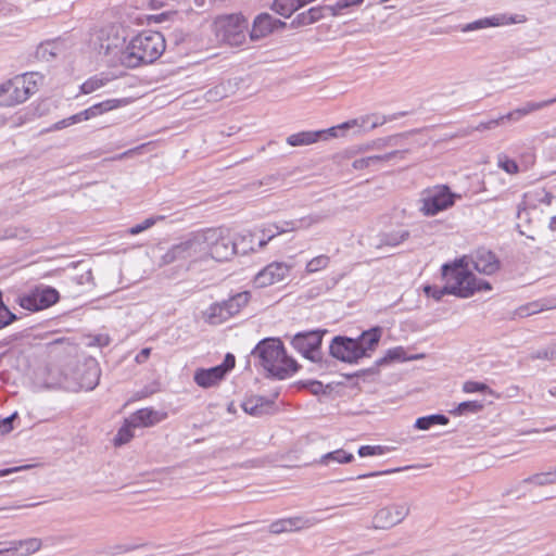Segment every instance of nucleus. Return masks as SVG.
<instances>
[{
  "label": "nucleus",
  "instance_id": "obj_1",
  "mask_svg": "<svg viewBox=\"0 0 556 556\" xmlns=\"http://www.w3.org/2000/svg\"><path fill=\"white\" fill-rule=\"evenodd\" d=\"M98 53L106 58L111 65L117 63L129 67H138L156 61L165 50V39L159 31H144L134 37L124 48H121L122 39L118 36L104 37L101 31L98 36Z\"/></svg>",
  "mask_w": 556,
  "mask_h": 556
},
{
  "label": "nucleus",
  "instance_id": "obj_2",
  "mask_svg": "<svg viewBox=\"0 0 556 556\" xmlns=\"http://www.w3.org/2000/svg\"><path fill=\"white\" fill-rule=\"evenodd\" d=\"M252 354L260 359L261 366L266 371L278 379H286L298 370L296 362L286 354L285 346L279 339L262 340Z\"/></svg>",
  "mask_w": 556,
  "mask_h": 556
},
{
  "label": "nucleus",
  "instance_id": "obj_3",
  "mask_svg": "<svg viewBox=\"0 0 556 556\" xmlns=\"http://www.w3.org/2000/svg\"><path fill=\"white\" fill-rule=\"evenodd\" d=\"M249 23L241 14L217 16L212 23V30L218 42L240 47L247 40Z\"/></svg>",
  "mask_w": 556,
  "mask_h": 556
},
{
  "label": "nucleus",
  "instance_id": "obj_4",
  "mask_svg": "<svg viewBox=\"0 0 556 556\" xmlns=\"http://www.w3.org/2000/svg\"><path fill=\"white\" fill-rule=\"evenodd\" d=\"M207 260L224 262L237 254L238 243L231 237L228 228H208L202 231Z\"/></svg>",
  "mask_w": 556,
  "mask_h": 556
},
{
  "label": "nucleus",
  "instance_id": "obj_5",
  "mask_svg": "<svg viewBox=\"0 0 556 556\" xmlns=\"http://www.w3.org/2000/svg\"><path fill=\"white\" fill-rule=\"evenodd\" d=\"M100 380V368L94 359H89L83 366L77 368L73 375L62 374V377L51 383L52 387H60L68 391H91Z\"/></svg>",
  "mask_w": 556,
  "mask_h": 556
},
{
  "label": "nucleus",
  "instance_id": "obj_6",
  "mask_svg": "<svg viewBox=\"0 0 556 556\" xmlns=\"http://www.w3.org/2000/svg\"><path fill=\"white\" fill-rule=\"evenodd\" d=\"M459 265L456 264V261L451 264H444L442 266V276L445 280L444 287L430 286L427 285L424 287V292L428 298H432L435 301H440L445 294H453L458 298H469L470 290L459 288L460 280L466 278L464 273H459Z\"/></svg>",
  "mask_w": 556,
  "mask_h": 556
},
{
  "label": "nucleus",
  "instance_id": "obj_7",
  "mask_svg": "<svg viewBox=\"0 0 556 556\" xmlns=\"http://www.w3.org/2000/svg\"><path fill=\"white\" fill-rule=\"evenodd\" d=\"M417 132V130H409L405 132L394 134L382 138L375 139L374 147L377 148V151H383L386 149H390V151H386L380 153V156L384 161V163H397L404 161L406 155L412 152L410 141L409 139Z\"/></svg>",
  "mask_w": 556,
  "mask_h": 556
},
{
  "label": "nucleus",
  "instance_id": "obj_8",
  "mask_svg": "<svg viewBox=\"0 0 556 556\" xmlns=\"http://www.w3.org/2000/svg\"><path fill=\"white\" fill-rule=\"evenodd\" d=\"M460 195L453 193L445 185H439L426 191L421 199L420 211L426 216H434L438 213L452 207Z\"/></svg>",
  "mask_w": 556,
  "mask_h": 556
},
{
  "label": "nucleus",
  "instance_id": "obj_9",
  "mask_svg": "<svg viewBox=\"0 0 556 556\" xmlns=\"http://www.w3.org/2000/svg\"><path fill=\"white\" fill-rule=\"evenodd\" d=\"M410 506L406 502L393 503L379 508L372 517L371 528L389 530L400 525L409 515Z\"/></svg>",
  "mask_w": 556,
  "mask_h": 556
},
{
  "label": "nucleus",
  "instance_id": "obj_10",
  "mask_svg": "<svg viewBox=\"0 0 556 556\" xmlns=\"http://www.w3.org/2000/svg\"><path fill=\"white\" fill-rule=\"evenodd\" d=\"M326 330L299 332L292 338L293 348L305 358L319 362L321 358L320 345Z\"/></svg>",
  "mask_w": 556,
  "mask_h": 556
},
{
  "label": "nucleus",
  "instance_id": "obj_11",
  "mask_svg": "<svg viewBox=\"0 0 556 556\" xmlns=\"http://www.w3.org/2000/svg\"><path fill=\"white\" fill-rule=\"evenodd\" d=\"M293 266L292 263L288 262H271L255 275L253 283L256 288H266L279 283L290 276Z\"/></svg>",
  "mask_w": 556,
  "mask_h": 556
},
{
  "label": "nucleus",
  "instance_id": "obj_12",
  "mask_svg": "<svg viewBox=\"0 0 556 556\" xmlns=\"http://www.w3.org/2000/svg\"><path fill=\"white\" fill-rule=\"evenodd\" d=\"M380 337L381 329L377 327L362 332L356 339L350 338V364L369 356V353L375 351L378 345Z\"/></svg>",
  "mask_w": 556,
  "mask_h": 556
},
{
  "label": "nucleus",
  "instance_id": "obj_13",
  "mask_svg": "<svg viewBox=\"0 0 556 556\" xmlns=\"http://www.w3.org/2000/svg\"><path fill=\"white\" fill-rule=\"evenodd\" d=\"M415 357L406 356V351L403 346H395L393 349H389L383 357H380L375 362V365L372 367H369L364 370H359L353 374H350V382L353 379H359L363 378L364 381L374 382L376 381V378L379 375V367L384 366L387 364H390L392 362H404L414 359Z\"/></svg>",
  "mask_w": 556,
  "mask_h": 556
},
{
  "label": "nucleus",
  "instance_id": "obj_14",
  "mask_svg": "<svg viewBox=\"0 0 556 556\" xmlns=\"http://www.w3.org/2000/svg\"><path fill=\"white\" fill-rule=\"evenodd\" d=\"M348 8V0H340L336 5L313 7L298 14L291 22L292 28L311 25L325 16H336L339 10Z\"/></svg>",
  "mask_w": 556,
  "mask_h": 556
},
{
  "label": "nucleus",
  "instance_id": "obj_15",
  "mask_svg": "<svg viewBox=\"0 0 556 556\" xmlns=\"http://www.w3.org/2000/svg\"><path fill=\"white\" fill-rule=\"evenodd\" d=\"M121 103H122V101L116 100V99H110V100H105L103 102L97 103L83 112H79L77 114H74L67 118H64V119L58 122L55 124V128L62 129L70 125L80 123L83 121H88V119L96 117L104 112H109L113 109L118 108Z\"/></svg>",
  "mask_w": 556,
  "mask_h": 556
},
{
  "label": "nucleus",
  "instance_id": "obj_16",
  "mask_svg": "<svg viewBox=\"0 0 556 556\" xmlns=\"http://www.w3.org/2000/svg\"><path fill=\"white\" fill-rule=\"evenodd\" d=\"M59 300V292L50 287L37 289L29 295L21 298L20 304L28 311H40L46 308Z\"/></svg>",
  "mask_w": 556,
  "mask_h": 556
},
{
  "label": "nucleus",
  "instance_id": "obj_17",
  "mask_svg": "<svg viewBox=\"0 0 556 556\" xmlns=\"http://www.w3.org/2000/svg\"><path fill=\"white\" fill-rule=\"evenodd\" d=\"M320 521L315 516H299L286 519H279L270 523L269 532L274 534H280L285 532L299 531L302 529H308Z\"/></svg>",
  "mask_w": 556,
  "mask_h": 556
},
{
  "label": "nucleus",
  "instance_id": "obj_18",
  "mask_svg": "<svg viewBox=\"0 0 556 556\" xmlns=\"http://www.w3.org/2000/svg\"><path fill=\"white\" fill-rule=\"evenodd\" d=\"M285 26H286L285 22L274 18L268 13H261L255 17V20L253 22L252 29L249 34L250 40L257 41L262 38H265L269 34H271L274 31V29L281 28Z\"/></svg>",
  "mask_w": 556,
  "mask_h": 556
},
{
  "label": "nucleus",
  "instance_id": "obj_19",
  "mask_svg": "<svg viewBox=\"0 0 556 556\" xmlns=\"http://www.w3.org/2000/svg\"><path fill=\"white\" fill-rule=\"evenodd\" d=\"M471 261L473 268L484 275H493L501 267V262L496 254L485 248L477 249L471 255Z\"/></svg>",
  "mask_w": 556,
  "mask_h": 556
},
{
  "label": "nucleus",
  "instance_id": "obj_20",
  "mask_svg": "<svg viewBox=\"0 0 556 556\" xmlns=\"http://www.w3.org/2000/svg\"><path fill=\"white\" fill-rule=\"evenodd\" d=\"M554 198V194L549 191H546L544 188H535L523 193L522 201L518 204L517 207V217L521 218L523 212L527 210L536 208L540 203L551 205Z\"/></svg>",
  "mask_w": 556,
  "mask_h": 556
},
{
  "label": "nucleus",
  "instance_id": "obj_21",
  "mask_svg": "<svg viewBox=\"0 0 556 556\" xmlns=\"http://www.w3.org/2000/svg\"><path fill=\"white\" fill-rule=\"evenodd\" d=\"M395 116H384L379 114H366L354 119H350V130H353L354 135L367 134L370 130L382 126L388 121L394 119Z\"/></svg>",
  "mask_w": 556,
  "mask_h": 556
},
{
  "label": "nucleus",
  "instance_id": "obj_22",
  "mask_svg": "<svg viewBox=\"0 0 556 556\" xmlns=\"http://www.w3.org/2000/svg\"><path fill=\"white\" fill-rule=\"evenodd\" d=\"M316 222L317 219L314 217H305L299 220L283 222L282 225L269 224L267 226H264L260 231L263 237L270 241L273 238L280 233L287 232L289 230L307 228Z\"/></svg>",
  "mask_w": 556,
  "mask_h": 556
},
{
  "label": "nucleus",
  "instance_id": "obj_23",
  "mask_svg": "<svg viewBox=\"0 0 556 556\" xmlns=\"http://www.w3.org/2000/svg\"><path fill=\"white\" fill-rule=\"evenodd\" d=\"M3 96V101L8 105H14L25 102L28 96L25 92V79H18L17 77L10 80L0 89V97Z\"/></svg>",
  "mask_w": 556,
  "mask_h": 556
},
{
  "label": "nucleus",
  "instance_id": "obj_24",
  "mask_svg": "<svg viewBox=\"0 0 556 556\" xmlns=\"http://www.w3.org/2000/svg\"><path fill=\"white\" fill-rule=\"evenodd\" d=\"M456 264L459 265L458 271L464 273L466 278L460 280L459 288L468 289L470 290V296L476 291H482V290H491V285L486 280L478 279L469 269L468 264L465 262L464 258L456 260Z\"/></svg>",
  "mask_w": 556,
  "mask_h": 556
},
{
  "label": "nucleus",
  "instance_id": "obj_25",
  "mask_svg": "<svg viewBox=\"0 0 556 556\" xmlns=\"http://www.w3.org/2000/svg\"><path fill=\"white\" fill-rule=\"evenodd\" d=\"M165 413L153 408H142L129 416V422L136 427H151L165 419Z\"/></svg>",
  "mask_w": 556,
  "mask_h": 556
},
{
  "label": "nucleus",
  "instance_id": "obj_26",
  "mask_svg": "<svg viewBox=\"0 0 556 556\" xmlns=\"http://www.w3.org/2000/svg\"><path fill=\"white\" fill-rule=\"evenodd\" d=\"M515 20L513 17H507L504 14L501 15H493L489 17H483L477 21H473L471 23H467L462 26L460 30L463 33H469L478 29H483L488 27H496L501 25H507L510 23H514Z\"/></svg>",
  "mask_w": 556,
  "mask_h": 556
},
{
  "label": "nucleus",
  "instance_id": "obj_27",
  "mask_svg": "<svg viewBox=\"0 0 556 556\" xmlns=\"http://www.w3.org/2000/svg\"><path fill=\"white\" fill-rule=\"evenodd\" d=\"M409 237L410 232L405 228L382 231L378 236L377 248H396L404 241L408 240Z\"/></svg>",
  "mask_w": 556,
  "mask_h": 556
},
{
  "label": "nucleus",
  "instance_id": "obj_28",
  "mask_svg": "<svg viewBox=\"0 0 556 556\" xmlns=\"http://www.w3.org/2000/svg\"><path fill=\"white\" fill-rule=\"evenodd\" d=\"M173 263H188L189 267L193 265L185 241L173 245L162 255L161 265H169Z\"/></svg>",
  "mask_w": 556,
  "mask_h": 556
},
{
  "label": "nucleus",
  "instance_id": "obj_29",
  "mask_svg": "<svg viewBox=\"0 0 556 556\" xmlns=\"http://www.w3.org/2000/svg\"><path fill=\"white\" fill-rule=\"evenodd\" d=\"M222 367L215 366L207 369H198L194 374V381L202 388H210L224 379Z\"/></svg>",
  "mask_w": 556,
  "mask_h": 556
},
{
  "label": "nucleus",
  "instance_id": "obj_30",
  "mask_svg": "<svg viewBox=\"0 0 556 556\" xmlns=\"http://www.w3.org/2000/svg\"><path fill=\"white\" fill-rule=\"evenodd\" d=\"M185 242L189 250V257H191L192 264L207 261L202 231L192 235L190 238L185 240Z\"/></svg>",
  "mask_w": 556,
  "mask_h": 556
},
{
  "label": "nucleus",
  "instance_id": "obj_31",
  "mask_svg": "<svg viewBox=\"0 0 556 556\" xmlns=\"http://www.w3.org/2000/svg\"><path fill=\"white\" fill-rule=\"evenodd\" d=\"M329 353L331 357L338 361L348 362V337H334L330 343Z\"/></svg>",
  "mask_w": 556,
  "mask_h": 556
},
{
  "label": "nucleus",
  "instance_id": "obj_32",
  "mask_svg": "<svg viewBox=\"0 0 556 556\" xmlns=\"http://www.w3.org/2000/svg\"><path fill=\"white\" fill-rule=\"evenodd\" d=\"M226 313L225 302L212 304L205 312V320L211 325H219L229 318Z\"/></svg>",
  "mask_w": 556,
  "mask_h": 556
},
{
  "label": "nucleus",
  "instance_id": "obj_33",
  "mask_svg": "<svg viewBox=\"0 0 556 556\" xmlns=\"http://www.w3.org/2000/svg\"><path fill=\"white\" fill-rule=\"evenodd\" d=\"M319 132L308 130V131H301L296 134H292L289 137H287V143L291 147H301V146H308L312 143H315L319 141Z\"/></svg>",
  "mask_w": 556,
  "mask_h": 556
},
{
  "label": "nucleus",
  "instance_id": "obj_34",
  "mask_svg": "<svg viewBox=\"0 0 556 556\" xmlns=\"http://www.w3.org/2000/svg\"><path fill=\"white\" fill-rule=\"evenodd\" d=\"M269 402L262 396H251L242 403V408L247 414L260 416L266 412Z\"/></svg>",
  "mask_w": 556,
  "mask_h": 556
},
{
  "label": "nucleus",
  "instance_id": "obj_35",
  "mask_svg": "<svg viewBox=\"0 0 556 556\" xmlns=\"http://www.w3.org/2000/svg\"><path fill=\"white\" fill-rule=\"evenodd\" d=\"M250 300V293L248 291L239 292L236 295L231 296L225 302L227 313L225 315H229V318L240 312L242 307H244Z\"/></svg>",
  "mask_w": 556,
  "mask_h": 556
},
{
  "label": "nucleus",
  "instance_id": "obj_36",
  "mask_svg": "<svg viewBox=\"0 0 556 556\" xmlns=\"http://www.w3.org/2000/svg\"><path fill=\"white\" fill-rule=\"evenodd\" d=\"M502 123L501 116L494 119H490L486 122H481L477 126H468L466 128L459 129L456 134H454L453 138H464L470 136L473 131H484L496 128Z\"/></svg>",
  "mask_w": 556,
  "mask_h": 556
},
{
  "label": "nucleus",
  "instance_id": "obj_37",
  "mask_svg": "<svg viewBox=\"0 0 556 556\" xmlns=\"http://www.w3.org/2000/svg\"><path fill=\"white\" fill-rule=\"evenodd\" d=\"M448 421L450 420L445 415L433 414V415L417 418V420L415 422V427L418 430H429L431 427H433L435 425H442V426L447 425Z\"/></svg>",
  "mask_w": 556,
  "mask_h": 556
},
{
  "label": "nucleus",
  "instance_id": "obj_38",
  "mask_svg": "<svg viewBox=\"0 0 556 556\" xmlns=\"http://www.w3.org/2000/svg\"><path fill=\"white\" fill-rule=\"evenodd\" d=\"M301 8L299 0H275L273 10L281 16L289 17Z\"/></svg>",
  "mask_w": 556,
  "mask_h": 556
},
{
  "label": "nucleus",
  "instance_id": "obj_39",
  "mask_svg": "<svg viewBox=\"0 0 556 556\" xmlns=\"http://www.w3.org/2000/svg\"><path fill=\"white\" fill-rule=\"evenodd\" d=\"M15 545L18 549L17 556H29L40 549L41 540L37 538H30L26 540L15 541Z\"/></svg>",
  "mask_w": 556,
  "mask_h": 556
},
{
  "label": "nucleus",
  "instance_id": "obj_40",
  "mask_svg": "<svg viewBox=\"0 0 556 556\" xmlns=\"http://www.w3.org/2000/svg\"><path fill=\"white\" fill-rule=\"evenodd\" d=\"M382 163H384V161L382 160L380 154H375L353 161L352 167L357 170L365 168L375 170L378 169Z\"/></svg>",
  "mask_w": 556,
  "mask_h": 556
},
{
  "label": "nucleus",
  "instance_id": "obj_41",
  "mask_svg": "<svg viewBox=\"0 0 556 556\" xmlns=\"http://www.w3.org/2000/svg\"><path fill=\"white\" fill-rule=\"evenodd\" d=\"M484 404L480 401H465L458 404V406L451 410L453 415H466V414H476L483 409Z\"/></svg>",
  "mask_w": 556,
  "mask_h": 556
},
{
  "label": "nucleus",
  "instance_id": "obj_42",
  "mask_svg": "<svg viewBox=\"0 0 556 556\" xmlns=\"http://www.w3.org/2000/svg\"><path fill=\"white\" fill-rule=\"evenodd\" d=\"M525 483H533L539 486L553 484L556 482V469L553 471L540 472L530 476L523 480Z\"/></svg>",
  "mask_w": 556,
  "mask_h": 556
},
{
  "label": "nucleus",
  "instance_id": "obj_43",
  "mask_svg": "<svg viewBox=\"0 0 556 556\" xmlns=\"http://www.w3.org/2000/svg\"><path fill=\"white\" fill-rule=\"evenodd\" d=\"M134 428H137V427L134 425H130L129 418H127L125 420V424L119 428L117 434L114 438L115 445H123V444L128 443L134 437V432H132Z\"/></svg>",
  "mask_w": 556,
  "mask_h": 556
},
{
  "label": "nucleus",
  "instance_id": "obj_44",
  "mask_svg": "<svg viewBox=\"0 0 556 556\" xmlns=\"http://www.w3.org/2000/svg\"><path fill=\"white\" fill-rule=\"evenodd\" d=\"M332 463H334V464L348 463V452L340 448V450H337L333 452H329L320 458V464H323V465L329 466Z\"/></svg>",
  "mask_w": 556,
  "mask_h": 556
},
{
  "label": "nucleus",
  "instance_id": "obj_45",
  "mask_svg": "<svg viewBox=\"0 0 556 556\" xmlns=\"http://www.w3.org/2000/svg\"><path fill=\"white\" fill-rule=\"evenodd\" d=\"M556 305H548L547 306V305L542 304L540 302H532V303H529L527 305L520 306L517 309V314L520 317H527V316L540 313V312H542L544 309L553 308Z\"/></svg>",
  "mask_w": 556,
  "mask_h": 556
},
{
  "label": "nucleus",
  "instance_id": "obj_46",
  "mask_svg": "<svg viewBox=\"0 0 556 556\" xmlns=\"http://www.w3.org/2000/svg\"><path fill=\"white\" fill-rule=\"evenodd\" d=\"M348 130V122H343L342 124L330 127L328 129L323 130H316V132H319V140H328L329 138H334L339 136H344L345 131Z\"/></svg>",
  "mask_w": 556,
  "mask_h": 556
},
{
  "label": "nucleus",
  "instance_id": "obj_47",
  "mask_svg": "<svg viewBox=\"0 0 556 556\" xmlns=\"http://www.w3.org/2000/svg\"><path fill=\"white\" fill-rule=\"evenodd\" d=\"M392 450H393L392 447L382 446V445H364L358 448L357 453L361 457L380 456V455H383Z\"/></svg>",
  "mask_w": 556,
  "mask_h": 556
},
{
  "label": "nucleus",
  "instance_id": "obj_48",
  "mask_svg": "<svg viewBox=\"0 0 556 556\" xmlns=\"http://www.w3.org/2000/svg\"><path fill=\"white\" fill-rule=\"evenodd\" d=\"M554 103H556V96L554 98H551V99H547V100H543V101H539V102L528 101V102H526L520 108L522 109L525 114L528 115V114L533 113L535 111H539V110H542L544 108H547V106H549V105H552Z\"/></svg>",
  "mask_w": 556,
  "mask_h": 556
},
{
  "label": "nucleus",
  "instance_id": "obj_49",
  "mask_svg": "<svg viewBox=\"0 0 556 556\" xmlns=\"http://www.w3.org/2000/svg\"><path fill=\"white\" fill-rule=\"evenodd\" d=\"M497 165L500 168L510 175L517 174L519 172V165L517 162L513 159H509L505 154H500L497 156Z\"/></svg>",
  "mask_w": 556,
  "mask_h": 556
},
{
  "label": "nucleus",
  "instance_id": "obj_50",
  "mask_svg": "<svg viewBox=\"0 0 556 556\" xmlns=\"http://www.w3.org/2000/svg\"><path fill=\"white\" fill-rule=\"evenodd\" d=\"M18 79H25V92L28 98L38 90L37 79L40 78L36 73H26L22 76H16Z\"/></svg>",
  "mask_w": 556,
  "mask_h": 556
},
{
  "label": "nucleus",
  "instance_id": "obj_51",
  "mask_svg": "<svg viewBox=\"0 0 556 556\" xmlns=\"http://www.w3.org/2000/svg\"><path fill=\"white\" fill-rule=\"evenodd\" d=\"M463 391L466 393L481 392L494 394V391L488 384L478 381H466L463 384Z\"/></svg>",
  "mask_w": 556,
  "mask_h": 556
},
{
  "label": "nucleus",
  "instance_id": "obj_52",
  "mask_svg": "<svg viewBox=\"0 0 556 556\" xmlns=\"http://www.w3.org/2000/svg\"><path fill=\"white\" fill-rule=\"evenodd\" d=\"M328 264H329V257L327 255H319V256L312 258L306 264L305 269H306L307 274H313V273H317L318 270L327 267Z\"/></svg>",
  "mask_w": 556,
  "mask_h": 556
},
{
  "label": "nucleus",
  "instance_id": "obj_53",
  "mask_svg": "<svg viewBox=\"0 0 556 556\" xmlns=\"http://www.w3.org/2000/svg\"><path fill=\"white\" fill-rule=\"evenodd\" d=\"M529 358L531 361H535V359L555 361L556 359L555 345L548 346L545 349H541L538 351H533L529 354Z\"/></svg>",
  "mask_w": 556,
  "mask_h": 556
},
{
  "label": "nucleus",
  "instance_id": "obj_54",
  "mask_svg": "<svg viewBox=\"0 0 556 556\" xmlns=\"http://www.w3.org/2000/svg\"><path fill=\"white\" fill-rule=\"evenodd\" d=\"M106 79H103V78H100V77H91L89 78L88 80H86L80 89L83 91V93H91L98 89H100L101 87H103L105 84H106Z\"/></svg>",
  "mask_w": 556,
  "mask_h": 556
},
{
  "label": "nucleus",
  "instance_id": "obj_55",
  "mask_svg": "<svg viewBox=\"0 0 556 556\" xmlns=\"http://www.w3.org/2000/svg\"><path fill=\"white\" fill-rule=\"evenodd\" d=\"M26 239L27 238V230L16 228V227H9L0 231V241L5 239Z\"/></svg>",
  "mask_w": 556,
  "mask_h": 556
},
{
  "label": "nucleus",
  "instance_id": "obj_56",
  "mask_svg": "<svg viewBox=\"0 0 556 556\" xmlns=\"http://www.w3.org/2000/svg\"><path fill=\"white\" fill-rule=\"evenodd\" d=\"M56 54L55 46L51 42L40 45L37 50V55L46 61H49L50 58L56 56Z\"/></svg>",
  "mask_w": 556,
  "mask_h": 556
},
{
  "label": "nucleus",
  "instance_id": "obj_57",
  "mask_svg": "<svg viewBox=\"0 0 556 556\" xmlns=\"http://www.w3.org/2000/svg\"><path fill=\"white\" fill-rule=\"evenodd\" d=\"M15 319V314L11 313L9 308L2 303L0 306V329L10 325Z\"/></svg>",
  "mask_w": 556,
  "mask_h": 556
},
{
  "label": "nucleus",
  "instance_id": "obj_58",
  "mask_svg": "<svg viewBox=\"0 0 556 556\" xmlns=\"http://www.w3.org/2000/svg\"><path fill=\"white\" fill-rule=\"evenodd\" d=\"M154 224H155V218H153V217L147 218L141 224H138V225H135L134 227H131L129 229V233L130 235H138V233L149 229Z\"/></svg>",
  "mask_w": 556,
  "mask_h": 556
},
{
  "label": "nucleus",
  "instance_id": "obj_59",
  "mask_svg": "<svg viewBox=\"0 0 556 556\" xmlns=\"http://www.w3.org/2000/svg\"><path fill=\"white\" fill-rule=\"evenodd\" d=\"M72 280L79 286H93V276L90 269L74 277Z\"/></svg>",
  "mask_w": 556,
  "mask_h": 556
},
{
  "label": "nucleus",
  "instance_id": "obj_60",
  "mask_svg": "<svg viewBox=\"0 0 556 556\" xmlns=\"http://www.w3.org/2000/svg\"><path fill=\"white\" fill-rule=\"evenodd\" d=\"M523 116H526V114L522 111V109L521 108H517V109L510 111L509 113H507L505 115H502L501 118H502V122L505 121V119L513 121V122H518Z\"/></svg>",
  "mask_w": 556,
  "mask_h": 556
},
{
  "label": "nucleus",
  "instance_id": "obj_61",
  "mask_svg": "<svg viewBox=\"0 0 556 556\" xmlns=\"http://www.w3.org/2000/svg\"><path fill=\"white\" fill-rule=\"evenodd\" d=\"M235 356L230 353L226 354L224 363L218 365V367H222V369L224 370V376L235 367Z\"/></svg>",
  "mask_w": 556,
  "mask_h": 556
},
{
  "label": "nucleus",
  "instance_id": "obj_62",
  "mask_svg": "<svg viewBox=\"0 0 556 556\" xmlns=\"http://www.w3.org/2000/svg\"><path fill=\"white\" fill-rule=\"evenodd\" d=\"M14 418L13 416L7 417L3 420L0 421V430L2 433H8L12 430V420Z\"/></svg>",
  "mask_w": 556,
  "mask_h": 556
},
{
  "label": "nucleus",
  "instance_id": "obj_63",
  "mask_svg": "<svg viewBox=\"0 0 556 556\" xmlns=\"http://www.w3.org/2000/svg\"><path fill=\"white\" fill-rule=\"evenodd\" d=\"M151 354V349L150 348H144L142 349L136 356L135 361L138 363V364H142L144 363L149 356Z\"/></svg>",
  "mask_w": 556,
  "mask_h": 556
},
{
  "label": "nucleus",
  "instance_id": "obj_64",
  "mask_svg": "<svg viewBox=\"0 0 556 556\" xmlns=\"http://www.w3.org/2000/svg\"><path fill=\"white\" fill-rule=\"evenodd\" d=\"M374 142H375V140H371L370 142H367L365 144L354 147L353 152L358 153V152L370 151V150L377 151V148L372 146Z\"/></svg>",
  "mask_w": 556,
  "mask_h": 556
}]
</instances>
